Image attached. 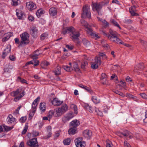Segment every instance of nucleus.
<instances>
[{"instance_id":"obj_1","label":"nucleus","mask_w":147,"mask_h":147,"mask_svg":"<svg viewBox=\"0 0 147 147\" xmlns=\"http://www.w3.org/2000/svg\"><path fill=\"white\" fill-rule=\"evenodd\" d=\"M103 34L106 36H107L108 38L111 41L115 42L117 44H121L127 47H129L130 45L127 44L123 43L121 40L118 38L119 34L116 31L111 30H109L110 34L108 35L104 32L102 31Z\"/></svg>"},{"instance_id":"obj_2","label":"nucleus","mask_w":147,"mask_h":147,"mask_svg":"<svg viewBox=\"0 0 147 147\" xmlns=\"http://www.w3.org/2000/svg\"><path fill=\"white\" fill-rule=\"evenodd\" d=\"M11 94L15 97L14 101L16 102L21 99L25 95L26 93L23 88L21 87L18 88L16 90L12 92Z\"/></svg>"},{"instance_id":"obj_3","label":"nucleus","mask_w":147,"mask_h":147,"mask_svg":"<svg viewBox=\"0 0 147 147\" xmlns=\"http://www.w3.org/2000/svg\"><path fill=\"white\" fill-rule=\"evenodd\" d=\"M68 108L67 104H63L61 107L54 110V117H59L61 116L67 110Z\"/></svg>"},{"instance_id":"obj_4","label":"nucleus","mask_w":147,"mask_h":147,"mask_svg":"<svg viewBox=\"0 0 147 147\" xmlns=\"http://www.w3.org/2000/svg\"><path fill=\"white\" fill-rule=\"evenodd\" d=\"M21 41H20V45L23 44L24 45H26L29 42V35L26 32H25L20 35Z\"/></svg>"},{"instance_id":"obj_5","label":"nucleus","mask_w":147,"mask_h":147,"mask_svg":"<svg viewBox=\"0 0 147 147\" xmlns=\"http://www.w3.org/2000/svg\"><path fill=\"white\" fill-rule=\"evenodd\" d=\"M81 17L82 18L87 17L90 19L91 18V14L89 7L87 5L83 6L82 11V13Z\"/></svg>"},{"instance_id":"obj_6","label":"nucleus","mask_w":147,"mask_h":147,"mask_svg":"<svg viewBox=\"0 0 147 147\" xmlns=\"http://www.w3.org/2000/svg\"><path fill=\"white\" fill-rule=\"evenodd\" d=\"M103 6V3H93L92 4V9L94 11H96L99 15L101 16L102 14L100 10Z\"/></svg>"},{"instance_id":"obj_7","label":"nucleus","mask_w":147,"mask_h":147,"mask_svg":"<svg viewBox=\"0 0 147 147\" xmlns=\"http://www.w3.org/2000/svg\"><path fill=\"white\" fill-rule=\"evenodd\" d=\"M74 142L76 147H85L86 145V142L83 141L82 137H78L76 138Z\"/></svg>"},{"instance_id":"obj_8","label":"nucleus","mask_w":147,"mask_h":147,"mask_svg":"<svg viewBox=\"0 0 147 147\" xmlns=\"http://www.w3.org/2000/svg\"><path fill=\"white\" fill-rule=\"evenodd\" d=\"M26 144L30 147H38L39 146L37 138L30 139L27 141Z\"/></svg>"},{"instance_id":"obj_9","label":"nucleus","mask_w":147,"mask_h":147,"mask_svg":"<svg viewBox=\"0 0 147 147\" xmlns=\"http://www.w3.org/2000/svg\"><path fill=\"white\" fill-rule=\"evenodd\" d=\"M13 66L9 64L6 65L4 69V72L3 73V75L6 77H8L10 76V71L9 69H13Z\"/></svg>"},{"instance_id":"obj_10","label":"nucleus","mask_w":147,"mask_h":147,"mask_svg":"<svg viewBox=\"0 0 147 147\" xmlns=\"http://www.w3.org/2000/svg\"><path fill=\"white\" fill-rule=\"evenodd\" d=\"M26 5L27 9L30 11L36 9L37 8L36 5L32 1L26 2Z\"/></svg>"},{"instance_id":"obj_11","label":"nucleus","mask_w":147,"mask_h":147,"mask_svg":"<svg viewBox=\"0 0 147 147\" xmlns=\"http://www.w3.org/2000/svg\"><path fill=\"white\" fill-rule=\"evenodd\" d=\"M100 64L101 61L100 57H96L95 59V61L91 63V67L93 69H97Z\"/></svg>"},{"instance_id":"obj_12","label":"nucleus","mask_w":147,"mask_h":147,"mask_svg":"<svg viewBox=\"0 0 147 147\" xmlns=\"http://www.w3.org/2000/svg\"><path fill=\"white\" fill-rule=\"evenodd\" d=\"M80 35V34L79 32L76 30L75 32L70 34V37L73 41H75L78 40V37Z\"/></svg>"},{"instance_id":"obj_13","label":"nucleus","mask_w":147,"mask_h":147,"mask_svg":"<svg viewBox=\"0 0 147 147\" xmlns=\"http://www.w3.org/2000/svg\"><path fill=\"white\" fill-rule=\"evenodd\" d=\"M16 120V119L11 114L9 115L6 119L7 121L9 124H15Z\"/></svg>"},{"instance_id":"obj_14","label":"nucleus","mask_w":147,"mask_h":147,"mask_svg":"<svg viewBox=\"0 0 147 147\" xmlns=\"http://www.w3.org/2000/svg\"><path fill=\"white\" fill-rule=\"evenodd\" d=\"M11 50V46L10 45H8L6 48L4 49L2 55V57L3 59H4L5 57L10 53Z\"/></svg>"},{"instance_id":"obj_15","label":"nucleus","mask_w":147,"mask_h":147,"mask_svg":"<svg viewBox=\"0 0 147 147\" xmlns=\"http://www.w3.org/2000/svg\"><path fill=\"white\" fill-rule=\"evenodd\" d=\"M38 30L37 28L35 26L31 27L30 29V33L33 37H36L37 36Z\"/></svg>"},{"instance_id":"obj_16","label":"nucleus","mask_w":147,"mask_h":147,"mask_svg":"<svg viewBox=\"0 0 147 147\" xmlns=\"http://www.w3.org/2000/svg\"><path fill=\"white\" fill-rule=\"evenodd\" d=\"M52 128L50 126H47V135L44 136L42 138L44 139H46L49 138L51 136L52 133L51 132Z\"/></svg>"},{"instance_id":"obj_17","label":"nucleus","mask_w":147,"mask_h":147,"mask_svg":"<svg viewBox=\"0 0 147 147\" xmlns=\"http://www.w3.org/2000/svg\"><path fill=\"white\" fill-rule=\"evenodd\" d=\"M83 136L87 139H89L92 136V132L91 130L86 129L84 131Z\"/></svg>"},{"instance_id":"obj_18","label":"nucleus","mask_w":147,"mask_h":147,"mask_svg":"<svg viewBox=\"0 0 147 147\" xmlns=\"http://www.w3.org/2000/svg\"><path fill=\"white\" fill-rule=\"evenodd\" d=\"M90 94L92 96V100L95 104H98L100 102V100L99 98L97 97L94 92L93 91V94Z\"/></svg>"},{"instance_id":"obj_19","label":"nucleus","mask_w":147,"mask_h":147,"mask_svg":"<svg viewBox=\"0 0 147 147\" xmlns=\"http://www.w3.org/2000/svg\"><path fill=\"white\" fill-rule=\"evenodd\" d=\"M136 7L134 5L133 6L131 7L129 9V12L131 14L132 16H138L139 14L136 13Z\"/></svg>"},{"instance_id":"obj_20","label":"nucleus","mask_w":147,"mask_h":147,"mask_svg":"<svg viewBox=\"0 0 147 147\" xmlns=\"http://www.w3.org/2000/svg\"><path fill=\"white\" fill-rule=\"evenodd\" d=\"M39 54H34L32 55V57L33 60L34 62V66H36L38 65L39 63V61L36 60L38 59V56L39 55Z\"/></svg>"},{"instance_id":"obj_21","label":"nucleus","mask_w":147,"mask_h":147,"mask_svg":"<svg viewBox=\"0 0 147 147\" xmlns=\"http://www.w3.org/2000/svg\"><path fill=\"white\" fill-rule=\"evenodd\" d=\"M57 9L56 7H52L49 9V13L51 16H55L57 14Z\"/></svg>"},{"instance_id":"obj_22","label":"nucleus","mask_w":147,"mask_h":147,"mask_svg":"<svg viewBox=\"0 0 147 147\" xmlns=\"http://www.w3.org/2000/svg\"><path fill=\"white\" fill-rule=\"evenodd\" d=\"M16 15L19 19H22L23 16L25 14L24 12L18 9L16 10Z\"/></svg>"},{"instance_id":"obj_23","label":"nucleus","mask_w":147,"mask_h":147,"mask_svg":"<svg viewBox=\"0 0 147 147\" xmlns=\"http://www.w3.org/2000/svg\"><path fill=\"white\" fill-rule=\"evenodd\" d=\"M71 126L73 127L76 128L80 124V121L77 120L75 119L72 121L70 123Z\"/></svg>"},{"instance_id":"obj_24","label":"nucleus","mask_w":147,"mask_h":147,"mask_svg":"<svg viewBox=\"0 0 147 147\" xmlns=\"http://www.w3.org/2000/svg\"><path fill=\"white\" fill-rule=\"evenodd\" d=\"M63 103V101H60L57 98H54L52 101V104L54 105H59Z\"/></svg>"},{"instance_id":"obj_25","label":"nucleus","mask_w":147,"mask_h":147,"mask_svg":"<svg viewBox=\"0 0 147 147\" xmlns=\"http://www.w3.org/2000/svg\"><path fill=\"white\" fill-rule=\"evenodd\" d=\"M78 86L80 88L85 89L87 92H90V94H93V91L89 87L82 84H79Z\"/></svg>"},{"instance_id":"obj_26","label":"nucleus","mask_w":147,"mask_h":147,"mask_svg":"<svg viewBox=\"0 0 147 147\" xmlns=\"http://www.w3.org/2000/svg\"><path fill=\"white\" fill-rule=\"evenodd\" d=\"M45 13V11L42 9L40 8L37 11L36 15L37 17L40 18L42 14Z\"/></svg>"},{"instance_id":"obj_27","label":"nucleus","mask_w":147,"mask_h":147,"mask_svg":"<svg viewBox=\"0 0 147 147\" xmlns=\"http://www.w3.org/2000/svg\"><path fill=\"white\" fill-rule=\"evenodd\" d=\"M61 67L59 66H57L55 69L54 71L55 75L58 76L61 74Z\"/></svg>"},{"instance_id":"obj_28","label":"nucleus","mask_w":147,"mask_h":147,"mask_svg":"<svg viewBox=\"0 0 147 147\" xmlns=\"http://www.w3.org/2000/svg\"><path fill=\"white\" fill-rule=\"evenodd\" d=\"M39 109L42 112H44L46 110V105L45 102H41L40 104Z\"/></svg>"},{"instance_id":"obj_29","label":"nucleus","mask_w":147,"mask_h":147,"mask_svg":"<svg viewBox=\"0 0 147 147\" xmlns=\"http://www.w3.org/2000/svg\"><path fill=\"white\" fill-rule=\"evenodd\" d=\"M76 130V128L71 127L69 129L68 133L70 135L74 134H75Z\"/></svg>"},{"instance_id":"obj_30","label":"nucleus","mask_w":147,"mask_h":147,"mask_svg":"<svg viewBox=\"0 0 147 147\" xmlns=\"http://www.w3.org/2000/svg\"><path fill=\"white\" fill-rule=\"evenodd\" d=\"M73 67L74 70L77 72H79L80 71V69L79 67L78 66V64L75 62H74L73 63Z\"/></svg>"},{"instance_id":"obj_31","label":"nucleus","mask_w":147,"mask_h":147,"mask_svg":"<svg viewBox=\"0 0 147 147\" xmlns=\"http://www.w3.org/2000/svg\"><path fill=\"white\" fill-rule=\"evenodd\" d=\"M48 34L47 32L42 34L40 36V39L41 40H43L48 37Z\"/></svg>"},{"instance_id":"obj_32","label":"nucleus","mask_w":147,"mask_h":147,"mask_svg":"<svg viewBox=\"0 0 147 147\" xmlns=\"http://www.w3.org/2000/svg\"><path fill=\"white\" fill-rule=\"evenodd\" d=\"M11 34L10 33H7L5 36L2 38V41L5 42L7 41L11 36Z\"/></svg>"},{"instance_id":"obj_33","label":"nucleus","mask_w":147,"mask_h":147,"mask_svg":"<svg viewBox=\"0 0 147 147\" xmlns=\"http://www.w3.org/2000/svg\"><path fill=\"white\" fill-rule=\"evenodd\" d=\"M17 80L18 82H20L22 84L25 83L26 84H28V83L27 82V81L26 80H25L22 79L21 78V77H18L17 79Z\"/></svg>"},{"instance_id":"obj_34","label":"nucleus","mask_w":147,"mask_h":147,"mask_svg":"<svg viewBox=\"0 0 147 147\" xmlns=\"http://www.w3.org/2000/svg\"><path fill=\"white\" fill-rule=\"evenodd\" d=\"M111 22L113 25L117 27L120 29H121V28L119 24L114 19H111Z\"/></svg>"},{"instance_id":"obj_35","label":"nucleus","mask_w":147,"mask_h":147,"mask_svg":"<svg viewBox=\"0 0 147 147\" xmlns=\"http://www.w3.org/2000/svg\"><path fill=\"white\" fill-rule=\"evenodd\" d=\"M66 116L69 120L74 117V115L72 112H70L66 114Z\"/></svg>"},{"instance_id":"obj_36","label":"nucleus","mask_w":147,"mask_h":147,"mask_svg":"<svg viewBox=\"0 0 147 147\" xmlns=\"http://www.w3.org/2000/svg\"><path fill=\"white\" fill-rule=\"evenodd\" d=\"M63 67L64 69L67 71H71L73 70L72 67L68 66L67 65L63 66Z\"/></svg>"},{"instance_id":"obj_37","label":"nucleus","mask_w":147,"mask_h":147,"mask_svg":"<svg viewBox=\"0 0 147 147\" xmlns=\"http://www.w3.org/2000/svg\"><path fill=\"white\" fill-rule=\"evenodd\" d=\"M54 111L50 110L49 111L47 115V117H49V121H50V119L52 118L53 115L54 116Z\"/></svg>"},{"instance_id":"obj_38","label":"nucleus","mask_w":147,"mask_h":147,"mask_svg":"<svg viewBox=\"0 0 147 147\" xmlns=\"http://www.w3.org/2000/svg\"><path fill=\"white\" fill-rule=\"evenodd\" d=\"M86 28V30L87 34L90 35L91 36L92 33L93 32L91 28L88 27V26Z\"/></svg>"},{"instance_id":"obj_39","label":"nucleus","mask_w":147,"mask_h":147,"mask_svg":"<svg viewBox=\"0 0 147 147\" xmlns=\"http://www.w3.org/2000/svg\"><path fill=\"white\" fill-rule=\"evenodd\" d=\"M37 105H32V109L31 110V111L32 112V115H34V113L36 111L37 109Z\"/></svg>"},{"instance_id":"obj_40","label":"nucleus","mask_w":147,"mask_h":147,"mask_svg":"<svg viewBox=\"0 0 147 147\" xmlns=\"http://www.w3.org/2000/svg\"><path fill=\"white\" fill-rule=\"evenodd\" d=\"M71 141L70 139L68 138L64 140L63 141V142L65 145H68L70 144Z\"/></svg>"},{"instance_id":"obj_41","label":"nucleus","mask_w":147,"mask_h":147,"mask_svg":"<svg viewBox=\"0 0 147 147\" xmlns=\"http://www.w3.org/2000/svg\"><path fill=\"white\" fill-rule=\"evenodd\" d=\"M49 65V62L46 61H45L42 63L41 64V66L42 68H45L47 66Z\"/></svg>"},{"instance_id":"obj_42","label":"nucleus","mask_w":147,"mask_h":147,"mask_svg":"<svg viewBox=\"0 0 147 147\" xmlns=\"http://www.w3.org/2000/svg\"><path fill=\"white\" fill-rule=\"evenodd\" d=\"M84 45L86 47H87L90 45V42L85 39H84L82 40Z\"/></svg>"},{"instance_id":"obj_43","label":"nucleus","mask_w":147,"mask_h":147,"mask_svg":"<svg viewBox=\"0 0 147 147\" xmlns=\"http://www.w3.org/2000/svg\"><path fill=\"white\" fill-rule=\"evenodd\" d=\"M40 96L38 97L33 102L32 104L33 105H37L38 103L40 100Z\"/></svg>"},{"instance_id":"obj_44","label":"nucleus","mask_w":147,"mask_h":147,"mask_svg":"<svg viewBox=\"0 0 147 147\" xmlns=\"http://www.w3.org/2000/svg\"><path fill=\"white\" fill-rule=\"evenodd\" d=\"M3 127L4 130L7 131H10L13 128V126L9 127L7 125H4Z\"/></svg>"},{"instance_id":"obj_45","label":"nucleus","mask_w":147,"mask_h":147,"mask_svg":"<svg viewBox=\"0 0 147 147\" xmlns=\"http://www.w3.org/2000/svg\"><path fill=\"white\" fill-rule=\"evenodd\" d=\"M126 96L127 98H129L130 99H136V97L131 94L127 93L125 95Z\"/></svg>"},{"instance_id":"obj_46","label":"nucleus","mask_w":147,"mask_h":147,"mask_svg":"<svg viewBox=\"0 0 147 147\" xmlns=\"http://www.w3.org/2000/svg\"><path fill=\"white\" fill-rule=\"evenodd\" d=\"M67 31L70 32L71 33H72L76 31L75 28L72 26L68 27L67 28Z\"/></svg>"},{"instance_id":"obj_47","label":"nucleus","mask_w":147,"mask_h":147,"mask_svg":"<svg viewBox=\"0 0 147 147\" xmlns=\"http://www.w3.org/2000/svg\"><path fill=\"white\" fill-rule=\"evenodd\" d=\"M90 36L96 39L99 38V36H98V34H96V32H93Z\"/></svg>"},{"instance_id":"obj_48","label":"nucleus","mask_w":147,"mask_h":147,"mask_svg":"<svg viewBox=\"0 0 147 147\" xmlns=\"http://www.w3.org/2000/svg\"><path fill=\"white\" fill-rule=\"evenodd\" d=\"M95 111L98 115L101 117L103 116L102 112L100 111L98 108H95Z\"/></svg>"},{"instance_id":"obj_49","label":"nucleus","mask_w":147,"mask_h":147,"mask_svg":"<svg viewBox=\"0 0 147 147\" xmlns=\"http://www.w3.org/2000/svg\"><path fill=\"white\" fill-rule=\"evenodd\" d=\"M84 107L86 109L88 110L90 112H92V108L89 105L87 104Z\"/></svg>"},{"instance_id":"obj_50","label":"nucleus","mask_w":147,"mask_h":147,"mask_svg":"<svg viewBox=\"0 0 147 147\" xmlns=\"http://www.w3.org/2000/svg\"><path fill=\"white\" fill-rule=\"evenodd\" d=\"M14 40L15 43L18 45V47L22 46V45H24L23 44H22L21 45H20V41H19V39L18 38H15L14 39Z\"/></svg>"},{"instance_id":"obj_51","label":"nucleus","mask_w":147,"mask_h":147,"mask_svg":"<svg viewBox=\"0 0 147 147\" xmlns=\"http://www.w3.org/2000/svg\"><path fill=\"white\" fill-rule=\"evenodd\" d=\"M123 22L127 24H131L133 22L132 20L128 18H126L124 20Z\"/></svg>"},{"instance_id":"obj_52","label":"nucleus","mask_w":147,"mask_h":147,"mask_svg":"<svg viewBox=\"0 0 147 147\" xmlns=\"http://www.w3.org/2000/svg\"><path fill=\"white\" fill-rule=\"evenodd\" d=\"M81 24L82 26H84L85 28L88 26V24L84 20H82L81 21Z\"/></svg>"},{"instance_id":"obj_53","label":"nucleus","mask_w":147,"mask_h":147,"mask_svg":"<svg viewBox=\"0 0 147 147\" xmlns=\"http://www.w3.org/2000/svg\"><path fill=\"white\" fill-rule=\"evenodd\" d=\"M88 64V63L86 61H84V62L82 63H81V68L84 69L85 68V67L87 66Z\"/></svg>"},{"instance_id":"obj_54","label":"nucleus","mask_w":147,"mask_h":147,"mask_svg":"<svg viewBox=\"0 0 147 147\" xmlns=\"http://www.w3.org/2000/svg\"><path fill=\"white\" fill-rule=\"evenodd\" d=\"M71 108H73L74 109V113L76 114H77L78 113V112H77L78 109H77V107L76 105H75L74 104H72L71 105Z\"/></svg>"},{"instance_id":"obj_55","label":"nucleus","mask_w":147,"mask_h":147,"mask_svg":"<svg viewBox=\"0 0 147 147\" xmlns=\"http://www.w3.org/2000/svg\"><path fill=\"white\" fill-rule=\"evenodd\" d=\"M140 42L141 44L144 47L147 51V42L143 40H140Z\"/></svg>"},{"instance_id":"obj_56","label":"nucleus","mask_w":147,"mask_h":147,"mask_svg":"<svg viewBox=\"0 0 147 147\" xmlns=\"http://www.w3.org/2000/svg\"><path fill=\"white\" fill-rule=\"evenodd\" d=\"M102 24L105 27H107L109 25V23H108L105 20H104L102 22Z\"/></svg>"},{"instance_id":"obj_57","label":"nucleus","mask_w":147,"mask_h":147,"mask_svg":"<svg viewBox=\"0 0 147 147\" xmlns=\"http://www.w3.org/2000/svg\"><path fill=\"white\" fill-rule=\"evenodd\" d=\"M114 92L115 93L118 94L123 97H124L125 96L124 94L122 92H121L117 90H115L114 91Z\"/></svg>"},{"instance_id":"obj_58","label":"nucleus","mask_w":147,"mask_h":147,"mask_svg":"<svg viewBox=\"0 0 147 147\" xmlns=\"http://www.w3.org/2000/svg\"><path fill=\"white\" fill-rule=\"evenodd\" d=\"M101 82L104 84L107 85L108 84V81L107 78L101 80Z\"/></svg>"},{"instance_id":"obj_59","label":"nucleus","mask_w":147,"mask_h":147,"mask_svg":"<svg viewBox=\"0 0 147 147\" xmlns=\"http://www.w3.org/2000/svg\"><path fill=\"white\" fill-rule=\"evenodd\" d=\"M137 67L139 69H142L144 68V64L143 63H140L138 65Z\"/></svg>"},{"instance_id":"obj_60","label":"nucleus","mask_w":147,"mask_h":147,"mask_svg":"<svg viewBox=\"0 0 147 147\" xmlns=\"http://www.w3.org/2000/svg\"><path fill=\"white\" fill-rule=\"evenodd\" d=\"M18 1H19V0H12V5L14 6L17 5L18 4Z\"/></svg>"},{"instance_id":"obj_61","label":"nucleus","mask_w":147,"mask_h":147,"mask_svg":"<svg viewBox=\"0 0 147 147\" xmlns=\"http://www.w3.org/2000/svg\"><path fill=\"white\" fill-rule=\"evenodd\" d=\"M123 136H127L130 135V132H129V131L126 130L124 131L123 133Z\"/></svg>"},{"instance_id":"obj_62","label":"nucleus","mask_w":147,"mask_h":147,"mask_svg":"<svg viewBox=\"0 0 147 147\" xmlns=\"http://www.w3.org/2000/svg\"><path fill=\"white\" fill-rule=\"evenodd\" d=\"M28 128V126L26 125L24 127L22 133V134H24L26 133Z\"/></svg>"},{"instance_id":"obj_63","label":"nucleus","mask_w":147,"mask_h":147,"mask_svg":"<svg viewBox=\"0 0 147 147\" xmlns=\"http://www.w3.org/2000/svg\"><path fill=\"white\" fill-rule=\"evenodd\" d=\"M124 145L125 147H131L130 144L126 141L124 142Z\"/></svg>"},{"instance_id":"obj_64","label":"nucleus","mask_w":147,"mask_h":147,"mask_svg":"<svg viewBox=\"0 0 147 147\" xmlns=\"http://www.w3.org/2000/svg\"><path fill=\"white\" fill-rule=\"evenodd\" d=\"M140 95L143 98L147 99V95L144 93H140Z\"/></svg>"}]
</instances>
